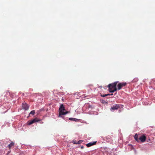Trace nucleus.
<instances>
[{"label": "nucleus", "mask_w": 155, "mask_h": 155, "mask_svg": "<svg viewBox=\"0 0 155 155\" xmlns=\"http://www.w3.org/2000/svg\"><path fill=\"white\" fill-rule=\"evenodd\" d=\"M69 119L71 120H74L76 121H77L78 120V119L73 118H70Z\"/></svg>", "instance_id": "nucleus-11"}, {"label": "nucleus", "mask_w": 155, "mask_h": 155, "mask_svg": "<svg viewBox=\"0 0 155 155\" xmlns=\"http://www.w3.org/2000/svg\"><path fill=\"white\" fill-rule=\"evenodd\" d=\"M22 108L25 110H27L29 108V106L26 103H22Z\"/></svg>", "instance_id": "nucleus-5"}, {"label": "nucleus", "mask_w": 155, "mask_h": 155, "mask_svg": "<svg viewBox=\"0 0 155 155\" xmlns=\"http://www.w3.org/2000/svg\"><path fill=\"white\" fill-rule=\"evenodd\" d=\"M120 107V106L119 105H114L112 107L110 108V110L113 111L114 110L117 109Z\"/></svg>", "instance_id": "nucleus-6"}, {"label": "nucleus", "mask_w": 155, "mask_h": 155, "mask_svg": "<svg viewBox=\"0 0 155 155\" xmlns=\"http://www.w3.org/2000/svg\"><path fill=\"white\" fill-rule=\"evenodd\" d=\"M15 145V143L13 142H12L10 144L8 145V147L9 148V150L11 149V148L12 147H13Z\"/></svg>", "instance_id": "nucleus-9"}, {"label": "nucleus", "mask_w": 155, "mask_h": 155, "mask_svg": "<svg viewBox=\"0 0 155 155\" xmlns=\"http://www.w3.org/2000/svg\"><path fill=\"white\" fill-rule=\"evenodd\" d=\"M10 151H10V150H9V151H8V153H10Z\"/></svg>", "instance_id": "nucleus-16"}, {"label": "nucleus", "mask_w": 155, "mask_h": 155, "mask_svg": "<svg viewBox=\"0 0 155 155\" xmlns=\"http://www.w3.org/2000/svg\"><path fill=\"white\" fill-rule=\"evenodd\" d=\"M110 94V95H113V94Z\"/></svg>", "instance_id": "nucleus-15"}, {"label": "nucleus", "mask_w": 155, "mask_h": 155, "mask_svg": "<svg viewBox=\"0 0 155 155\" xmlns=\"http://www.w3.org/2000/svg\"><path fill=\"white\" fill-rule=\"evenodd\" d=\"M118 81L115 82H114L109 84L108 87H109V91L110 93H114L116 91L117 89L116 88V86Z\"/></svg>", "instance_id": "nucleus-1"}, {"label": "nucleus", "mask_w": 155, "mask_h": 155, "mask_svg": "<svg viewBox=\"0 0 155 155\" xmlns=\"http://www.w3.org/2000/svg\"><path fill=\"white\" fill-rule=\"evenodd\" d=\"M96 143V142H93L89 143L87 144V147H89L91 146L94 145Z\"/></svg>", "instance_id": "nucleus-8"}, {"label": "nucleus", "mask_w": 155, "mask_h": 155, "mask_svg": "<svg viewBox=\"0 0 155 155\" xmlns=\"http://www.w3.org/2000/svg\"><path fill=\"white\" fill-rule=\"evenodd\" d=\"M41 120V121H40V124H43V122L42 121V120Z\"/></svg>", "instance_id": "nucleus-14"}, {"label": "nucleus", "mask_w": 155, "mask_h": 155, "mask_svg": "<svg viewBox=\"0 0 155 155\" xmlns=\"http://www.w3.org/2000/svg\"><path fill=\"white\" fill-rule=\"evenodd\" d=\"M35 113V110H33L29 114H31L32 115H34Z\"/></svg>", "instance_id": "nucleus-12"}, {"label": "nucleus", "mask_w": 155, "mask_h": 155, "mask_svg": "<svg viewBox=\"0 0 155 155\" xmlns=\"http://www.w3.org/2000/svg\"><path fill=\"white\" fill-rule=\"evenodd\" d=\"M146 138L145 136L143 135L141 136L140 138L139 139L142 142H144L146 140Z\"/></svg>", "instance_id": "nucleus-7"}, {"label": "nucleus", "mask_w": 155, "mask_h": 155, "mask_svg": "<svg viewBox=\"0 0 155 155\" xmlns=\"http://www.w3.org/2000/svg\"><path fill=\"white\" fill-rule=\"evenodd\" d=\"M126 84V83H119L117 85V89L118 90H120L123 87L125 86Z\"/></svg>", "instance_id": "nucleus-4"}, {"label": "nucleus", "mask_w": 155, "mask_h": 155, "mask_svg": "<svg viewBox=\"0 0 155 155\" xmlns=\"http://www.w3.org/2000/svg\"><path fill=\"white\" fill-rule=\"evenodd\" d=\"M81 148H83V147H81Z\"/></svg>", "instance_id": "nucleus-17"}, {"label": "nucleus", "mask_w": 155, "mask_h": 155, "mask_svg": "<svg viewBox=\"0 0 155 155\" xmlns=\"http://www.w3.org/2000/svg\"><path fill=\"white\" fill-rule=\"evenodd\" d=\"M110 94H105L104 95H101V96L103 97H106L107 96H110Z\"/></svg>", "instance_id": "nucleus-13"}, {"label": "nucleus", "mask_w": 155, "mask_h": 155, "mask_svg": "<svg viewBox=\"0 0 155 155\" xmlns=\"http://www.w3.org/2000/svg\"><path fill=\"white\" fill-rule=\"evenodd\" d=\"M134 138L135 140L137 141H138V136L137 134H136L134 136Z\"/></svg>", "instance_id": "nucleus-10"}, {"label": "nucleus", "mask_w": 155, "mask_h": 155, "mask_svg": "<svg viewBox=\"0 0 155 155\" xmlns=\"http://www.w3.org/2000/svg\"><path fill=\"white\" fill-rule=\"evenodd\" d=\"M68 113V111H66L63 104H61L59 109V117H61V115H64Z\"/></svg>", "instance_id": "nucleus-2"}, {"label": "nucleus", "mask_w": 155, "mask_h": 155, "mask_svg": "<svg viewBox=\"0 0 155 155\" xmlns=\"http://www.w3.org/2000/svg\"><path fill=\"white\" fill-rule=\"evenodd\" d=\"M39 121H41V120L37 118H35L31 120L28 121V125H31L33 124L35 122H38Z\"/></svg>", "instance_id": "nucleus-3"}]
</instances>
